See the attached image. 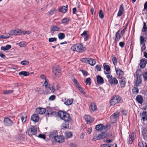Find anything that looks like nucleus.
Wrapping results in <instances>:
<instances>
[{"instance_id": "nucleus-1", "label": "nucleus", "mask_w": 147, "mask_h": 147, "mask_svg": "<svg viewBox=\"0 0 147 147\" xmlns=\"http://www.w3.org/2000/svg\"><path fill=\"white\" fill-rule=\"evenodd\" d=\"M147 29L146 23L145 22H144V25L142 30L141 35L140 38V44L141 45L142 44H145L144 42H146L145 39L147 37Z\"/></svg>"}, {"instance_id": "nucleus-2", "label": "nucleus", "mask_w": 147, "mask_h": 147, "mask_svg": "<svg viewBox=\"0 0 147 147\" xmlns=\"http://www.w3.org/2000/svg\"><path fill=\"white\" fill-rule=\"evenodd\" d=\"M58 115L62 119L65 121H70L71 120L69 115L65 112L59 111L58 112Z\"/></svg>"}, {"instance_id": "nucleus-3", "label": "nucleus", "mask_w": 147, "mask_h": 147, "mask_svg": "<svg viewBox=\"0 0 147 147\" xmlns=\"http://www.w3.org/2000/svg\"><path fill=\"white\" fill-rule=\"evenodd\" d=\"M123 101L122 99L119 95H115L113 96L111 99L110 104L111 105H114L116 104L122 102Z\"/></svg>"}, {"instance_id": "nucleus-4", "label": "nucleus", "mask_w": 147, "mask_h": 147, "mask_svg": "<svg viewBox=\"0 0 147 147\" xmlns=\"http://www.w3.org/2000/svg\"><path fill=\"white\" fill-rule=\"evenodd\" d=\"M71 49L74 51L81 53L86 50V48L80 44H76L72 46Z\"/></svg>"}, {"instance_id": "nucleus-5", "label": "nucleus", "mask_w": 147, "mask_h": 147, "mask_svg": "<svg viewBox=\"0 0 147 147\" xmlns=\"http://www.w3.org/2000/svg\"><path fill=\"white\" fill-rule=\"evenodd\" d=\"M105 74L107 75V77L108 79L109 82L111 84H117L118 83V81L116 78L114 77L113 78V77L110 73H107L105 71H104Z\"/></svg>"}, {"instance_id": "nucleus-6", "label": "nucleus", "mask_w": 147, "mask_h": 147, "mask_svg": "<svg viewBox=\"0 0 147 147\" xmlns=\"http://www.w3.org/2000/svg\"><path fill=\"white\" fill-rule=\"evenodd\" d=\"M37 132V129L35 126H32L30 128H29L26 131V134L29 136H31L35 135Z\"/></svg>"}, {"instance_id": "nucleus-7", "label": "nucleus", "mask_w": 147, "mask_h": 147, "mask_svg": "<svg viewBox=\"0 0 147 147\" xmlns=\"http://www.w3.org/2000/svg\"><path fill=\"white\" fill-rule=\"evenodd\" d=\"M142 133L144 139L146 142L147 140V125H143L142 128Z\"/></svg>"}, {"instance_id": "nucleus-8", "label": "nucleus", "mask_w": 147, "mask_h": 147, "mask_svg": "<svg viewBox=\"0 0 147 147\" xmlns=\"http://www.w3.org/2000/svg\"><path fill=\"white\" fill-rule=\"evenodd\" d=\"M140 71V70H138L136 71V78L135 80L136 83L135 85H137L138 86H139L140 84L141 83L142 80V78L139 75V74L138 73Z\"/></svg>"}, {"instance_id": "nucleus-9", "label": "nucleus", "mask_w": 147, "mask_h": 147, "mask_svg": "<svg viewBox=\"0 0 147 147\" xmlns=\"http://www.w3.org/2000/svg\"><path fill=\"white\" fill-rule=\"evenodd\" d=\"M53 72L55 77H58V75L61 73V69L59 67L57 66L53 67Z\"/></svg>"}, {"instance_id": "nucleus-10", "label": "nucleus", "mask_w": 147, "mask_h": 147, "mask_svg": "<svg viewBox=\"0 0 147 147\" xmlns=\"http://www.w3.org/2000/svg\"><path fill=\"white\" fill-rule=\"evenodd\" d=\"M4 123L5 125L8 126H11L13 124L11 120L10 119L7 117L4 118Z\"/></svg>"}, {"instance_id": "nucleus-11", "label": "nucleus", "mask_w": 147, "mask_h": 147, "mask_svg": "<svg viewBox=\"0 0 147 147\" xmlns=\"http://www.w3.org/2000/svg\"><path fill=\"white\" fill-rule=\"evenodd\" d=\"M55 142L58 143H62L64 141V137L63 136H57L55 137L54 139Z\"/></svg>"}, {"instance_id": "nucleus-12", "label": "nucleus", "mask_w": 147, "mask_h": 147, "mask_svg": "<svg viewBox=\"0 0 147 147\" xmlns=\"http://www.w3.org/2000/svg\"><path fill=\"white\" fill-rule=\"evenodd\" d=\"M147 62V60L145 59H143L140 60V63L139 64V65L141 68H144L146 66Z\"/></svg>"}, {"instance_id": "nucleus-13", "label": "nucleus", "mask_w": 147, "mask_h": 147, "mask_svg": "<svg viewBox=\"0 0 147 147\" xmlns=\"http://www.w3.org/2000/svg\"><path fill=\"white\" fill-rule=\"evenodd\" d=\"M59 32L60 31V29L58 27L56 26H52L50 30V32L51 34L53 35L55 31Z\"/></svg>"}, {"instance_id": "nucleus-14", "label": "nucleus", "mask_w": 147, "mask_h": 147, "mask_svg": "<svg viewBox=\"0 0 147 147\" xmlns=\"http://www.w3.org/2000/svg\"><path fill=\"white\" fill-rule=\"evenodd\" d=\"M84 118L88 124L90 123L93 121V118L89 115H86Z\"/></svg>"}, {"instance_id": "nucleus-15", "label": "nucleus", "mask_w": 147, "mask_h": 147, "mask_svg": "<svg viewBox=\"0 0 147 147\" xmlns=\"http://www.w3.org/2000/svg\"><path fill=\"white\" fill-rule=\"evenodd\" d=\"M124 11V5L123 4H121L120 6L119 11L117 14V16L119 17L121 16L123 13Z\"/></svg>"}, {"instance_id": "nucleus-16", "label": "nucleus", "mask_w": 147, "mask_h": 147, "mask_svg": "<svg viewBox=\"0 0 147 147\" xmlns=\"http://www.w3.org/2000/svg\"><path fill=\"white\" fill-rule=\"evenodd\" d=\"M39 116L38 114H33L31 116V119L35 122H37L39 119Z\"/></svg>"}, {"instance_id": "nucleus-17", "label": "nucleus", "mask_w": 147, "mask_h": 147, "mask_svg": "<svg viewBox=\"0 0 147 147\" xmlns=\"http://www.w3.org/2000/svg\"><path fill=\"white\" fill-rule=\"evenodd\" d=\"M140 116L141 118V119H142L143 121L147 120V114L146 111H143L142 113H141Z\"/></svg>"}, {"instance_id": "nucleus-18", "label": "nucleus", "mask_w": 147, "mask_h": 147, "mask_svg": "<svg viewBox=\"0 0 147 147\" xmlns=\"http://www.w3.org/2000/svg\"><path fill=\"white\" fill-rule=\"evenodd\" d=\"M36 113L40 114H42L45 113L46 111L45 109L44 108H38L36 109Z\"/></svg>"}, {"instance_id": "nucleus-19", "label": "nucleus", "mask_w": 147, "mask_h": 147, "mask_svg": "<svg viewBox=\"0 0 147 147\" xmlns=\"http://www.w3.org/2000/svg\"><path fill=\"white\" fill-rule=\"evenodd\" d=\"M57 134V132L56 130H54L50 132L49 134V136L50 138H53L54 139L55 138Z\"/></svg>"}, {"instance_id": "nucleus-20", "label": "nucleus", "mask_w": 147, "mask_h": 147, "mask_svg": "<svg viewBox=\"0 0 147 147\" xmlns=\"http://www.w3.org/2000/svg\"><path fill=\"white\" fill-rule=\"evenodd\" d=\"M67 5H66V6H63L62 7L59 8V12H61L62 13H65L67 10Z\"/></svg>"}, {"instance_id": "nucleus-21", "label": "nucleus", "mask_w": 147, "mask_h": 147, "mask_svg": "<svg viewBox=\"0 0 147 147\" xmlns=\"http://www.w3.org/2000/svg\"><path fill=\"white\" fill-rule=\"evenodd\" d=\"M89 108L91 112H93L97 109L96 105L94 103H92L90 106Z\"/></svg>"}, {"instance_id": "nucleus-22", "label": "nucleus", "mask_w": 147, "mask_h": 147, "mask_svg": "<svg viewBox=\"0 0 147 147\" xmlns=\"http://www.w3.org/2000/svg\"><path fill=\"white\" fill-rule=\"evenodd\" d=\"M115 70L117 74L120 77H122V76L123 75L124 72L121 69L119 68L116 69L115 68Z\"/></svg>"}, {"instance_id": "nucleus-23", "label": "nucleus", "mask_w": 147, "mask_h": 147, "mask_svg": "<svg viewBox=\"0 0 147 147\" xmlns=\"http://www.w3.org/2000/svg\"><path fill=\"white\" fill-rule=\"evenodd\" d=\"M97 82L99 84H103L104 83L103 79L100 75H98L97 76Z\"/></svg>"}, {"instance_id": "nucleus-24", "label": "nucleus", "mask_w": 147, "mask_h": 147, "mask_svg": "<svg viewBox=\"0 0 147 147\" xmlns=\"http://www.w3.org/2000/svg\"><path fill=\"white\" fill-rule=\"evenodd\" d=\"M47 111V114L49 116H51L53 115L54 113H55L53 111L52 109L50 108H48Z\"/></svg>"}, {"instance_id": "nucleus-25", "label": "nucleus", "mask_w": 147, "mask_h": 147, "mask_svg": "<svg viewBox=\"0 0 147 147\" xmlns=\"http://www.w3.org/2000/svg\"><path fill=\"white\" fill-rule=\"evenodd\" d=\"M73 99L70 98V99H68L66 100L64 102V104L67 106H69L71 105L73 103Z\"/></svg>"}, {"instance_id": "nucleus-26", "label": "nucleus", "mask_w": 147, "mask_h": 147, "mask_svg": "<svg viewBox=\"0 0 147 147\" xmlns=\"http://www.w3.org/2000/svg\"><path fill=\"white\" fill-rule=\"evenodd\" d=\"M27 116L25 113H23L21 114V119L23 123L26 122V120Z\"/></svg>"}, {"instance_id": "nucleus-27", "label": "nucleus", "mask_w": 147, "mask_h": 147, "mask_svg": "<svg viewBox=\"0 0 147 147\" xmlns=\"http://www.w3.org/2000/svg\"><path fill=\"white\" fill-rule=\"evenodd\" d=\"M138 86L137 85L134 86L133 89H132V92L134 94H137L139 93V90L138 88Z\"/></svg>"}, {"instance_id": "nucleus-28", "label": "nucleus", "mask_w": 147, "mask_h": 147, "mask_svg": "<svg viewBox=\"0 0 147 147\" xmlns=\"http://www.w3.org/2000/svg\"><path fill=\"white\" fill-rule=\"evenodd\" d=\"M88 63L92 66H94L95 65L96 61L94 59L89 58L88 59Z\"/></svg>"}, {"instance_id": "nucleus-29", "label": "nucleus", "mask_w": 147, "mask_h": 147, "mask_svg": "<svg viewBox=\"0 0 147 147\" xmlns=\"http://www.w3.org/2000/svg\"><path fill=\"white\" fill-rule=\"evenodd\" d=\"M128 143L129 144H131L134 140V135L133 134H131L129 135L128 138Z\"/></svg>"}, {"instance_id": "nucleus-30", "label": "nucleus", "mask_w": 147, "mask_h": 147, "mask_svg": "<svg viewBox=\"0 0 147 147\" xmlns=\"http://www.w3.org/2000/svg\"><path fill=\"white\" fill-rule=\"evenodd\" d=\"M73 134L71 131H66L65 133V136L66 138H68L71 137Z\"/></svg>"}, {"instance_id": "nucleus-31", "label": "nucleus", "mask_w": 147, "mask_h": 147, "mask_svg": "<svg viewBox=\"0 0 147 147\" xmlns=\"http://www.w3.org/2000/svg\"><path fill=\"white\" fill-rule=\"evenodd\" d=\"M11 48V46L9 45H7L5 47H1V49L2 50L6 51L9 50Z\"/></svg>"}, {"instance_id": "nucleus-32", "label": "nucleus", "mask_w": 147, "mask_h": 147, "mask_svg": "<svg viewBox=\"0 0 147 147\" xmlns=\"http://www.w3.org/2000/svg\"><path fill=\"white\" fill-rule=\"evenodd\" d=\"M137 101L139 103L142 104L143 102V98L140 95H138L136 98Z\"/></svg>"}, {"instance_id": "nucleus-33", "label": "nucleus", "mask_w": 147, "mask_h": 147, "mask_svg": "<svg viewBox=\"0 0 147 147\" xmlns=\"http://www.w3.org/2000/svg\"><path fill=\"white\" fill-rule=\"evenodd\" d=\"M107 136L106 134L105 133H102L100 134H99L97 135L98 140H100L101 138H105Z\"/></svg>"}, {"instance_id": "nucleus-34", "label": "nucleus", "mask_w": 147, "mask_h": 147, "mask_svg": "<svg viewBox=\"0 0 147 147\" xmlns=\"http://www.w3.org/2000/svg\"><path fill=\"white\" fill-rule=\"evenodd\" d=\"M70 21L69 18H64L61 20L62 23L63 24H68Z\"/></svg>"}, {"instance_id": "nucleus-35", "label": "nucleus", "mask_w": 147, "mask_h": 147, "mask_svg": "<svg viewBox=\"0 0 147 147\" xmlns=\"http://www.w3.org/2000/svg\"><path fill=\"white\" fill-rule=\"evenodd\" d=\"M104 128L105 127L103 124H99L96 125V129L98 131L101 130Z\"/></svg>"}, {"instance_id": "nucleus-36", "label": "nucleus", "mask_w": 147, "mask_h": 147, "mask_svg": "<svg viewBox=\"0 0 147 147\" xmlns=\"http://www.w3.org/2000/svg\"><path fill=\"white\" fill-rule=\"evenodd\" d=\"M125 79L124 78H121L120 82L121 87H124L125 86Z\"/></svg>"}, {"instance_id": "nucleus-37", "label": "nucleus", "mask_w": 147, "mask_h": 147, "mask_svg": "<svg viewBox=\"0 0 147 147\" xmlns=\"http://www.w3.org/2000/svg\"><path fill=\"white\" fill-rule=\"evenodd\" d=\"M104 68L105 70H106V71L107 72V73H109V72L110 71V68L109 66L107 65L106 63H104L103 64Z\"/></svg>"}, {"instance_id": "nucleus-38", "label": "nucleus", "mask_w": 147, "mask_h": 147, "mask_svg": "<svg viewBox=\"0 0 147 147\" xmlns=\"http://www.w3.org/2000/svg\"><path fill=\"white\" fill-rule=\"evenodd\" d=\"M29 74V72L25 71H22L19 73V75L20 76L23 75L24 76H28Z\"/></svg>"}, {"instance_id": "nucleus-39", "label": "nucleus", "mask_w": 147, "mask_h": 147, "mask_svg": "<svg viewBox=\"0 0 147 147\" xmlns=\"http://www.w3.org/2000/svg\"><path fill=\"white\" fill-rule=\"evenodd\" d=\"M147 9V1L144 4V9L142 11V14L144 15L145 14L146 16L147 17V14L145 11H146V9Z\"/></svg>"}, {"instance_id": "nucleus-40", "label": "nucleus", "mask_w": 147, "mask_h": 147, "mask_svg": "<svg viewBox=\"0 0 147 147\" xmlns=\"http://www.w3.org/2000/svg\"><path fill=\"white\" fill-rule=\"evenodd\" d=\"M59 38L60 40H62L64 39L65 37V35L63 33H60L58 35Z\"/></svg>"}, {"instance_id": "nucleus-41", "label": "nucleus", "mask_w": 147, "mask_h": 147, "mask_svg": "<svg viewBox=\"0 0 147 147\" xmlns=\"http://www.w3.org/2000/svg\"><path fill=\"white\" fill-rule=\"evenodd\" d=\"M119 113L117 111L113 114L112 115L114 116V119L115 118L117 120V119L118 118L119 116Z\"/></svg>"}, {"instance_id": "nucleus-42", "label": "nucleus", "mask_w": 147, "mask_h": 147, "mask_svg": "<svg viewBox=\"0 0 147 147\" xmlns=\"http://www.w3.org/2000/svg\"><path fill=\"white\" fill-rule=\"evenodd\" d=\"M13 92V90H4L3 91V93L5 94H8L12 93Z\"/></svg>"}, {"instance_id": "nucleus-43", "label": "nucleus", "mask_w": 147, "mask_h": 147, "mask_svg": "<svg viewBox=\"0 0 147 147\" xmlns=\"http://www.w3.org/2000/svg\"><path fill=\"white\" fill-rule=\"evenodd\" d=\"M89 58H83L80 59L81 61L86 63H88Z\"/></svg>"}, {"instance_id": "nucleus-44", "label": "nucleus", "mask_w": 147, "mask_h": 147, "mask_svg": "<svg viewBox=\"0 0 147 147\" xmlns=\"http://www.w3.org/2000/svg\"><path fill=\"white\" fill-rule=\"evenodd\" d=\"M69 121H65V124H63V128H64L65 129L68 128L69 127V124L68 122Z\"/></svg>"}, {"instance_id": "nucleus-45", "label": "nucleus", "mask_w": 147, "mask_h": 147, "mask_svg": "<svg viewBox=\"0 0 147 147\" xmlns=\"http://www.w3.org/2000/svg\"><path fill=\"white\" fill-rule=\"evenodd\" d=\"M19 45L20 47H23L26 46L27 45V44L25 42L22 41L19 43Z\"/></svg>"}, {"instance_id": "nucleus-46", "label": "nucleus", "mask_w": 147, "mask_h": 147, "mask_svg": "<svg viewBox=\"0 0 147 147\" xmlns=\"http://www.w3.org/2000/svg\"><path fill=\"white\" fill-rule=\"evenodd\" d=\"M21 34H23L24 35L26 34H29L31 33V32L30 31H23L21 30Z\"/></svg>"}, {"instance_id": "nucleus-47", "label": "nucleus", "mask_w": 147, "mask_h": 147, "mask_svg": "<svg viewBox=\"0 0 147 147\" xmlns=\"http://www.w3.org/2000/svg\"><path fill=\"white\" fill-rule=\"evenodd\" d=\"M112 60L114 65H116L117 63V60L116 58L115 57H113Z\"/></svg>"}, {"instance_id": "nucleus-48", "label": "nucleus", "mask_w": 147, "mask_h": 147, "mask_svg": "<svg viewBox=\"0 0 147 147\" xmlns=\"http://www.w3.org/2000/svg\"><path fill=\"white\" fill-rule=\"evenodd\" d=\"M15 30V35H19L21 34V30L18 29Z\"/></svg>"}, {"instance_id": "nucleus-49", "label": "nucleus", "mask_w": 147, "mask_h": 147, "mask_svg": "<svg viewBox=\"0 0 147 147\" xmlns=\"http://www.w3.org/2000/svg\"><path fill=\"white\" fill-rule=\"evenodd\" d=\"M21 64L23 65H27L29 64V62L28 61L24 60L22 61L21 62Z\"/></svg>"}, {"instance_id": "nucleus-50", "label": "nucleus", "mask_w": 147, "mask_h": 147, "mask_svg": "<svg viewBox=\"0 0 147 147\" xmlns=\"http://www.w3.org/2000/svg\"><path fill=\"white\" fill-rule=\"evenodd\" d=\"M115 36V41L116 42L119 41L121 37V36L120 34H119V35H117V37H116V36Z\"/></svg>"}, {"instance_id": "nucleus-51", "label": "nucleus", "mask_w": 147, "mask_h": 147, "mask_svg": "<svg viewBox=\"0 0 147 147\" xmlns=\"http://www.w3.org/2000/svg\"><path fill=\"white\" fill-rule=\"evenodd\" d=\"M40 78L42 79H45V81L44 82V84H46V83H47V80L46 79V77L45 76L43 75V74H42L40 76Z\"/></svg>"}, {"instance_id": "nucleus-52", "label": "nucleus", "mask_w": 147, "mask_h": 147, "mask_svg": "<svg viewBox=\"0 0 147 147\" xmlns=\"http://www.w3.org/2000/svg\"><path fill=\"white\" fill-rule=\"evenodd\" d=\"M91 79L90 78H87L85 82L87 84H88L89 85H90L91 84Z\"/></svg>"}, {"instance_id": "nucleus-53", "label": "nucleus", "mask_w": 147, "mask_h": 147, "mask_svg": "<svg viewBox=\"0 0 147 147\" xmlns=\"http://www.w3.org/2000/svg\"><path fill=\"white\" fill-rule=\"evenodd\" d=\"M104 14L102 11L100 10L99 13V16L101 18H103L104 17Z\"/></svg>"}, {"instance_id": "nucleus-54", "label": "nucleus", "mask_w": 147, "mask_h": 147, "mask_svg": "<svg viewBox=\"0 0 147 147\" xmlns=\"http://www.w3.org/2000/svg\"><path fill=\"white\" fill-rule=\"evenodd\" d=\"M56 40L57 38H50L49 39V42H52L54 41H56Z\"/></svg>"}, {"instance_id": "nucleus-55", "label": "nucleus", "mask_w": 147, "mask_h": 147, "mask_svg": "<svg viewBox=\"0 0 147 147\" xmlns=\"http://www.w3.org/2000/svg\"><path fill=\"white\" fill-rule=\"evenodd\" d=\"M55 10V9H53L50 10L47 13L48 15H50L53 14L54 13Z\"/></svg>"}, {"instance_id": "nucleus-56", "label": "nucleus", "mask_w": 147, "mask_h": 147, "mask_svg": "<svg viewBox=\"0 0 147 147\" xmlns=\"http://www.w3.org/2000/svg\"><path fill=\"white\" fill-rule=\"evenodd\" d=\"M45 88L47 90H49V89H50V84H48V83L47 82L46 84H44Z\"/></svg>"}, {"instance_id": "nucleus-57", "label": "nucleus", "mask_w": 147, "mask_h": 147, "mask_svg": "<svg viewBox=\"0 0 147 147\" xmlns=\"http://www.w3.org/2000/svg\"><path fill=\"white\" fill-rule=\"evenodd\" d=\"M143 77L145 81L147 80V72H145L143 75Z\"/></svg>"}, {"instance_id": "nucleus-58", "label": "nucleus", "mask_w": 147, "mask_h": 147, "mask_svg": "<svg viewBox=\"0 0 147 147\" xmlns=\"http://www.w3.org/2000/svg\"><path fill=\"white\" fill-rule=\"evenodd\" d=\"M102 66V65H97L95 67V68L96 69L98 70V71H101V66Z\"/></svg>"}, {"instance_id": "nucleus-59", "label": "nucleus", "mask_w": 147, "mask_h": 147, "mask_svg": "<svg viewBox=\"0 0 147 147\" xmlns=\"http://www.w3.org/2000/svg\"><path fill=\"white\" fill-rule=\"evenodd\" d=\"M50 87H51L50 89H49V90H51V92L53 93L55 91L54 86L50 85Z\"/></svg>"}, {"instance_id": "nucleus-60", "label": "nucleus", "mask_w": 147, "mask_h": 147, "mask_svg": "<svg viewBox=\"0 0 147 147\" xmlns=\"http://www.w3.org/2000/svg\"><path fill=\"white\" fill-rule=\"evenodd\" d=\"M9 36H5L4 35H2L0 36V39H6L9 38Z\"/></svg>"}, {"instance_id": "nucleus-61", "label": "nucleus", "mask_w": 147, "mask_h": 147, "mask_svg": "<svg viewBox=\"0 0 147 147\" xmlns=\"http://www.w3.org/2000/svg\"><path fill=\"white\" fill-rule=\"evenodd\" d=\"M38 137L39 138L43 139H45L46 138L44 134H40L38 135Z\"/></svg>"}, {"instance_id": "nucleus-62", "label": "nucleus", "mask_w": 147, "mask_h": 147, "mask_svg": "<svg viewBox=\"0 0 147 147\" xmlns=\"http://www.w3.org/2000/svg\"><path fill=\"white\" fill-rule=\"evenodd\" d=\"M55 96L54 95H52L49 98V99L50 100H53L55 99Z\"/></svg>"}, {"instance_id": "nucleus-63", "label": "nucleus", "mask_w": 147, "mask_h": 147, "mask_svg": "<svg viewBox=\"0 0 147 147\" xmlns=\"http://www.w3.org/2000/svg\"><path fill=\"white\" fill-rule=\"evenodd\" d=\"M110 118L111 121H112L113 122H115L117 120L115 118L114 119V116L111 115V116L110 117Z\"/></svg>"}, {"instance_id": "nucleus-64", "label": "nucleus", "mask_w": 147, "mask_h": 147, "mask_svg": "<svg viewBox=\"0 0 147 147\" xmlns=\"http://www.w3.org/2000/svg\"><path fill=\"white\" fill-rule=\"evenodd\" d=\"M100 147H111L109 144H103L100 146Z\"/></svg>"}]
</instances>
